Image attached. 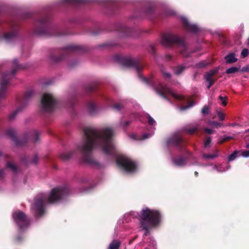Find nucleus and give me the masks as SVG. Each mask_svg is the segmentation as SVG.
Segmentation results:
<instances>
[{
	"label": "nucleus",
	"instance_id": "1",
	"mask_svg": "<svg viewBox=\"0 0 249 249\" xmlns=\"http://www.w3.org/2000/svg\"><path fill=\"white\" fill-rule=\"evenodd\" d=\"M84 132V140L78 147L82 152H89L96 146L100 147L107 154L114 152L115 146L111 139L113 132L110 128L97 130L91 127H87Z\"/></svg>",
	"mask_w": 249,
	"mask_h": 249
},
{
	"label": "nucleus",
	"instance_id": "2",
	"mask_svg": "<svg viewBox=\"0 0 249 249\" xmlns=\"http://www.w3.org/2000/svg\"><path fill=\"white\" fill-rule=\"evenodd\" d=\"M67 194V190L62 187L53 189L49 195L39 194L35 198V203L32 206V209L35 211L36 215H41L43 213L44 207L47 204L56 202L63 198Z\"/></svg>",
	"mask_w": 249,
	"mask_h": 249
},
{
	"label": "nucleus",
	"instance_id": "3",
	"mask_svg": "<svg viewBox=\"0 0 249 249\" xmlns=\"http://www.w3.org/2000/svg\"><path fill=\"white\" fill-rule=\"evenodd\" d=\"M139 217L142 227L146 231L156 226L160 222V213L158 211L148 208L142 210Z\"/></svg>",
	"mask_w": 249,
	"mask_h": 249
},
{
	"label": "nucleus",
	"instance_id": "4",
	"mask_svg": "<svg viewBox=\"0 0 249 249\" xmlns=\"http://www.w3.org/2000/svg\"><path fill=\"white\" fill-rule=\"evenodd\" d=\"M117 163L123 167L128 172H133L136 169V164L130 159L124 157L120 156L116 160Z\"/></svg>",
	"mask_w": 249,
	"mask_h": 249
},
{
	"label": "nucleus",
	"instance_id": "5",
	"mask_svg": "<svg viewBox=\"0 0 249 249\" xmlns=\"http://www.w3.org/2000/svg\"><path fill=\"white\" fill-rule=\"evenodd\" d=\"M13 217L20 229L24 230L29 226V221L22 212L20 211L15 212L13 214Z\"/></svg>",
	"mask_w": 249,
	"mask_h": 249
},
{
	"label": "nucleus",
	"instance_id": "6",
	"mask_svg": "<svg viewBox=\"0 0 249 249\" xmlns=\"http://www.w3.org/2000/svg\"><path fill=\"white\" fill-rule=\"evenodd\" d=\"M41 104L45 110L51 111L55 105V100L52 94L45 93L41 99Z\"/></svg>",
	"mask_w": 249,
	"mask_h": 249
},
{
	"label": "nucleus",
	"instance_id": "7",
	"mask_svg": "<svg viewBox=\"0 0 249 249\" xmlns=\"http://www.w3.org/2000/svg\"><path fill=\"white\" fill-rule=\"evenodd\" d=\"M156 90L159 94L165 98V95L170 94L176 99L179 100H182L183 99V96L181 95L174 92L171 89L166 86H163L161 84L158 85L156 88Z\"/></svg>",
	"mask_w": 249,
	"mask_h": 249
},
{
	"label": "nucleus",
	"instance_id": "8",
	"mask_svg": "<svg viewBox=\"0 0 249 249\" xmlns=\"http://www.w3.org/2000/svg\"><path fill=\"white\" fill-rule=\"evenodd\" d=\"M15 73L14 71L11 73H7L2 75V79L0 82V98L4 97L6 93V86L9 82V80L12 75Z\"/></svg>",
	"mask_w": 249,
	"mask_h": 249
},
{
	"label": "nucleus",
	"instance_id": "9",
	"mask_svg": "<svg viewBox=\"0 0 249 249\" xmlns=\"http://www.w3.org/2000/svg\"><path fill=\"white\" fill-rule=\"evenodd\" d=\"M178 37L176 35L167 34L162 36L161 42L162 45L168 46L172 43L178 42Z\"/></svg>",
	"mask_w": 249,
	"mask_h": 249
},
{
	"label": "nucleus",
	"instance_id": "10",
	"mask_svg": "<svg viewBox=\"0 0 249 249\" xmlns=\"http://www.w3.org/2000/svg\"><path fill=\"white\" fill-rule=\"evenodd\" d=\"M217 71V70H212L207 72L205 75L206 82L208 83L207 88L209 89L214 83V80L212 78Z\"/></svg>",
	"mask_w": 249,
	"mask_h": 249
},
{
	"label": "nucleus",
	"instance_id": "11",
	"mask_svg": "<svg viewBox=\"0 0 249 249\" xmlns=\"http://www.w3.org/2000/svg\"><path fill=\"white\" fill-rule=\"evenodd\" d=\"M227 62L233 63L237 61V58H235L234 54H231L225 57Z\"/></svg>",
	"mask_w": 249,
	"mask_h": 249
},
{
	"label": "nucleus",
	"instance_id": "12",
	"mask_svg": "<svg viewBox=\"0 0 249 249\" xmlns=\"http://www.w3.org/2000/svg\"><path fill=\"white\" fill-rule=\"evenodd\" d=\"M120 246V242L117 240H114L111 242L109 247V249H118Z\"/></svg>",
	"mask_w": 249,
	"mask_h": 249
},
{
	"label": "nucleus",
	"instance_id": "13",
	"mask_svg": "<svg viewBox=\"0 0 249 249\" xmlns=\"http://www.w3.org/2000/svg\"><path fill=\"white\" fill-rule=\"evenodd\" d=\"M198 129V125L197 124L193 125L192 127L186 129L188 133L192 134L194 133Z\"/></svg>",
	"mask_w": 249,
	"mask_h": 249
},
{
	"label": "nucleus",
	"instance_id": "14",
	"mask_svg": "<svg viewBox=\"0 0 249 249\" xmlns=\"http://www.w3.org/2000/svg\"><path fill=\"white\" fill-rule=\"evenodd\" d=\"M185 162V160L182 158H178L174 160L175 164L177 166H182Z\"/></svg>",
	"mask_w": 249,
	"mask_h": 249
},
{
	"label": "nucleus",
	"instance_id": "15",
	"mask_svg": "<svg viewBox=\"0 0 249 249\" xmlns=\"http://www.w3.org/2000/svg\"><path fill=\"white\" fill-rule=\"evenodd\" d=\"M218 155V151H215L212 154H205L203 155V157L206 159H213Z\"/></svg>",
	"mask_w": 249,
	"mask_h": 249
},
{
	"label": "nucleus",
	"instance_id": "16",
	"mask_svg": "<svg viewBox=\"0 0 249 249\" xmlns=\"http://www.w3.org/2000/svg\"><path fill=\"white\" fill-rule=\"evenodd\" d=\"M239 153V152L237 151H234L232 154L230 155L229 157V161H232L235 159V158L237 157V154Z\"/></svg>",
	"mask_w": 249,
	"mask_h": 249
},
{
	"label": "nucleus",
	"instance_id": "17",
	"mask_svg": "<svg viewBox=\"0 0 249 249\" xmlns=\"http://www.w3.org/2000/svg\"><path fill=\"white\" fill-rule=\"evenodd\" d=\"M185 69V67H182V66H178V67H177L175 70H174V72L176 74H179L180 73H181L183 71V70Z\"/></svg>",
	"mask_w": 249,
	"mask_h": 249
},
{
	"label": "nucleus",
	"instance_id": "18",
	"mask_svg": "<svg viewBox=\"0 0 249 249\" xmlns=\"http://www.w3.org/2000/svg\"><path fill=\"white\" fill-rule=\"evenodd\" d=\"M238 70L236 67H231L228 69L226 71L227 73H233L236 72Z\"/></svg>",
	"mask_w": 249,
	"mask_h": 249
},
{
	"label": "nucleus",
	"instance_id": "19",
	"mask_svg": "<svg viewBox=\"0 0 249 249\" xmlns=\"http://www.w3.org/2000/svg\"><path fill=\"white\" fill-rule=\"evenodd\" d=\"M249 54V51L247 49H244L241 52V57L243 58H245Z\"/></svg>",
	"mask_w": 249,
	"mask_h": 249
},
{
	"label": "nucleus",
	"instance_id": "20",
	"mask_svg": "<svg viewBox=\"0 0 249 249\" xmlns=\"http://www.w3.org/2000/svg\"><path fill=\"white\" fill-rule=\"evenodd\" d=\"M219 99L221 101L222 105L225 106L227 105V97L226 96H220Z\"/></svg>",
	"mask_w": 249,
	"mask_h": 249
},
{
	"label": "nucleus",
	"instance_id": "21",
	"mask_svg": "<svg viewBox=\"0 0 249 249\" xmlns=\"http://www.w3.org/2000/svg\"><path fill=\"white\" fill-rule=\"evenodd\" d=\"M14 36L13 34L12 33H7L5 34L4 35V38L6 40H9L10 39L12 38Z\"/></svg>",
	"mask_w": 249,
	"mask_h": 249
},
{
	"label": "nucleus",
	"instance_id": "22",
	"mask_svg": "<svg viewBox=\"0 0 249 249\" xmlns=\"http://www.w3.org/2000/svg\"><path fill=\"white\" fill-rule=\"evenodd\" d=\"M211 142V139L210 138H208L206 139L205 142H204V146L205 147H208L210 146V144Z\"/></svg>",
	"mask_w": 249,
	"mask_h": 249
},
{
	"label": "nucleus",
	"instance_id": "23",
	"mask_svg": "<svg viewBox=\"0 0 249 249\" xmlns=\"http://www.w3.org/2000/svg\"><path fill=\"white\" fill-rule=\"evenodd\" d=\"M217 116L221 121H223L225 119V114L221 112H218Z\"/></svg>",
	"mask_w": 249,
	"mask_h": 249
},
{
	"label": "nucleus",
	"instance_id": "24",
	"mask_svg": "<svg viewBox=\"0 0 249 249\" xmlns=\"http://www.w3.org/2000/svg\"><path fill=\"white\" fill-rule=\"evenodd\" d=\"M7 167L11 168L13 170H16V165L12 163V162H9L7 163Z\"/></svg>",
	"mask_w": 249,
	"mask_h": 249
},
{
	"label": "nucleus",
	"instance_id": "25",
	"mask_svg": "<svg viewBox=\"0 0 249 249\" xmlns=\"http://www.w3.org/2000/svg\"><path fill=\"white\" fill-rule=\"evenodd\" d=\"M148 123L152 125H155L156 124L155 120L150 116H148Z\"/></svg>",
	"mask_w": 249,
	"mask_h": 249
},
{
	"label": "nucleus",
	"instance_id": "26",
	"mask_svg": "<svg viewBox=\"0 0 249 249\" xmlns=\"http://www.w3.org/2000/svg\"><path fill=\"white\" fill-rule=\"evenodd\" d=\"M209 112V108L207 106H204L202 109V113L204 114H208Z\"/></svg>",
	"mask_w": 249,
	"mask_h": 249
},
{
	"label": "nucleus",
	"instance_id": "27",
	"mask_svg": "<svg viewBox=\"0 0 249 249\" xmlns=\"http://www.w3.org/2000/svg\"><path fill=\"white\" fill-rule=\"evenodd\" d=\"M242 155L244 157H249V150H246L242 152Z\"/></svg>",
	"mask_w": 249,
	"mask_h": 249
},
{
	"label": "nucleus",
	"instance_id": "28",
	"mask_svg": "<svg viewBox=\"0 0 249 249\" xmlns=\"http://www.w3.org/2000/svg\"><path fill=\"white\" fill-rule=\"evenodd\" d=\"M62 158L64 160H68L70 158V155H69V154H64L62 155Z\"/></svg>",
	"mask_w": 249,
	"mask_h": 249
},
{
	"label": "nucleus",
	"instance_id": "29",
	"mask_svg": "<svg viewBox=\"0 0 249 249\" xmlns=\"http://www.w3.org/2000/svg\"><path fill=\"white\" fill-rule=\"evenodd\" d=\"M193 105L192 104V105H187V106H186L185 107H180V109L181 110H183L186 109L190 107H192Z\"/></svg>",
	"mask_w": 249,
	"mask_h": 249
},
{
	"label": "nucleus",
	"instance_id": "30",
	"mask_svg": "<svg viewBox=\"0 0 249 249\" xmlns=\"http://www.w3.org/2000/svg\"><path fill=\"white\" fill-rule=\"evenodd\" d=\"M134 64V62L133 61H132V60H128L127 61V65L128 66H132L133 64Z\"/></svg>",
	"mask_w": 249,
	"mask_h": 249
},
{
	"label": "nucleus",
	"instance_id": "31",
	"mask_svg": "<svg viewBox=\"0 0 249 249\" xmlns=\"http://www.w3.org/2000/svg\"><path fill=\"white\" fill-rule=\"evenodd\" d=\"M205 130L207 133H208L209 134H212V133H213V131L211 129L206 128V129H205Z\"/></svg>",
	"mask_w": 249,
	"mask_h": 249
},
{
	"label": "nucleus",
	"instance_id": "32",
	"mask_svg": "<svg viewBox=\"0 0 249 249\" xmlns=\"http://www.w3.org/2000/svg\"><path fill=\"white\" fill-rule=\"evenodd\" d=\"M212 124L214 125V126H215L217 127L220 126V124L219 123H218L215 122H213L212 123Z\"/></svg>",
	"mask_w": 249,
	"mask_h": 249
},
{
	"label": "nucleus",
	"instance_id": "33",
	"mask_svg": "<svg viewBox=\"0 0 249 249\" xmlns=\"http://www.w3.org/2000/svg\"><path fill=\"white\" fill-rule=\"evenodd\" d=\"M34 134L35 136L36 137L35 140H34V141L36 142L37 141V138H38V135H37V133L36 132H34Z\"/></svg>",
	"mask_w": 249,
	"mask_h": 249
},
{
	"label": "nucleus",
	"instance_id": "34",
	"mask_svg": "<svg viewBox=\"0 0 249 249\" xmlns=\"http://www.w3.org/2000/svg\"><path fill=\"white\" fill-rule=\"evenodd\" d=\"M230 139V137H226V138H224V140L223 141H220L219 142H224L227 140H228L229 139Z\"/></svg>",
	"mask_w": 249,
	"mask_h": 249
},
{
	"label": "nucleus",
	"instance_id": "35",
	"mask_svg": "<svg viewBox=\"0 0 249 249\" xmlns=\"http://www.w3.org/2000/svg\"><path fill=\"white\" fill-rule=\"evenodd\" d=\"M114 107L116 109H120L121 108L120 106L118 105H116L114 106Z\"/></svg>",
	"mask_w": 249,
	"mask_h": 249
},
{
	"label": "nucleus",
	"instance_id": "36",
	"mask_svg": "<svg viewBox=\"0 0 249 249\" xmlns=\"http://www.w3.org/2000/svg\"><path fill=\"white\" fill-rule=\"evenodd\" d=\"M31 94H32L31 92H26L25 94V96L28 97V96H30Z\"/></svg>",
	"mask_w": 249,
	"mask_h": 249
},
{
	"label": "nucleus",
	"instance_id": "37",
	"mask_svg": "<svg viewBox=\"0 0 249 249\" xmlns=\"http://www.w3.org/2000/svg\"><path fill=\"white\" fill-rule=\"evenodd\" d=\"M205 66H206V64H204L203 62L200 63L199 64V67H204Z\"/></svg>",
	"mask_w": 249,
	"mask_h": 249
},
{
	"label": "nucleus",
	"instance_id": "38",
	"mask_svg": "<svg viewBox=\"0 0 249 249\" xmlns=\"http://www.w3.org/2000/svg\"><path fill=\"white\" fill-rule=\"evenodd\" d=\"M129 124V122H125V125L126 126L127 125H128Z\"/></svg>",
	"mask_w": 249,
	"mask_h": 249
},
{
	"label": "nucleus",
	"instance_id": "39",
	"mask_svg": "<svg viewBox=\"0 0 249 249\" xmlns=\"http://www.w3.org/2000/svg\"><path fill=\"white\" fill-rule=\"evenodd\" d=\"M165 75L167 77H169L170 76V74L169 73H165Z\"/></svg>",
	"mask_w": 249,
	"mask_h": 249
},
{
	"label": "nucleus",
	"instance_id": "40",
	"mask_svg": "<svg viewBox=\"0 0 249 249\" xmlns=\"http://www.w3.org/2000/svg\"><path fill=\"white\" fill-rule=\"evenodd\" d=\"M195 175H196V176H197L198 175V172H196H196H195Z\"/></svg>",
	"mask_w": 249,
	"mask_h": 249
},
{
	"label": "nucleus",
	"instance_id": "41",
	"mask_svg": "<svg viewBox=\"0 0 249 249\" xmlns=\"http://www.w3.org/2000/svg\"><path fill=\"white\" fill-rule=\"evenodd\" d=\"M10 118H14V116H13L12 114H11L10 116Z\"/></svg>",
	"mask_w": 249,
	"mask_h": 249
},
{
	"label": "nucleus",
	"instance_id": "42",
	"mask_svg": "<svg viewBox=\"0 0 249 249\" xmlns=\"http://www.w3.org/2000/svg\"><path fill=\"white\" fill-rule=\"evenodd\" d=\"M218 171L220 172H223V171H225V170H218Z\"/></svg>",
	"mask_w": 249,
	"mask_h": 249
},
{
	"label": "nucleus",
	"instance_id": "43",
	"mask_svg": "<svg viewBox=\"0 0 249 249\" xmlns=\"http://www.w3.org/2000/svg\"><path fill=\"white\" fill-rule=\"evenodd\" d=\"M14 63L16 65H17V61H14Z\"/></svg>",
	"mask_w": 249,
	"mask_h": 249
},
{
	"label": "nucleus",
	"instance_id": "44",
	"mask_svg": "<svg viewBox=\"0 0 249 249\" xmlns=\"http://www.w3.org/2000/svg\"><path fill=\"white\" fill-rule=\"evenodd\" d=\"M184 23H185L186 25H187V22H186L184 21Z\"/></svg>",
	"mask_w": 249,
	"mask_h": 249
},
{
	"label": "nucleus",
	"instance_id": "45",
	"mask_svg": "<svg viewBox=\"0 0 249 249\" xmlns=\"http://www.w3.org/2000/svg\"><path fill=\"white\" fill-rule=\"evenodd\" d=\"M178 141H181L180 139H178Z\"/></svg>",
	"mask_w": 249,
	"mask_h": 249
}]
</instances>
